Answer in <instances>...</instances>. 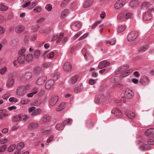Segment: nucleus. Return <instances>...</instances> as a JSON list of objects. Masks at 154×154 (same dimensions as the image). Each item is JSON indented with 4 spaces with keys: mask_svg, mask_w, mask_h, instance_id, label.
Returning a JSON list of instances; mask_svg holds the SVG:
<instances>
[{
    "mask_svg": "<svg viewBox=\"0 0 154 154\" xmlns=\"http://www.w3.org/2000/svg\"><path fill=\"white\" fill-rule=\"evenodd\" d=\"M37 124L35 123H30L29 126V128L30 129H33L37 127Z\"/></svg>",
    "mask_w": 154,
    "mask_h": 154,
    "instance_id": "nucleus-47",
    "label": "nucleus"
},
{
    "mask_svg": "<svg viewBox=\"0 0 154 154\" xmlns=\"http://www.w3.org/2000/svg\"><path fill=\"white\" fill-rule=\"evenodd\" d=\"M47 77L45 76H42L39 77L37 79L36 84L39 85L43 84L47 80Z\"/></svg>",
    "mask_w": 154,
    "mask_h": 154,
    "instance_id": "nucleus-7",
    "label": "nucleus"
},
{
    "mask_svg": "<svg viewBox=\"0 0 154 154\" xmlns=\"http://www.w3.org/2000/svg\"><path fill=\"white\" fill-rule=\"evenodd\" d=\"M26 51V49L24 47H22L18 51V53L20 55H22Z\"/></svg>",
    "mask_w": 154,
    "mask_h": 154,
    "instance_id": "nucleus-48",
    "label": "nucleus"
},
{
    "mask_svg": "<svg viewBox=\"0 0 154 154\" xmlns=\"http://www.w3.org/2000/svg\"><path fill=\"white\" fill-rule=\"evenodd\" d=\"M25 60L27 62H31L32 61L33 56V55L31 54H28L26 57Z\"/></svg>",
    "mask_w": 154,
    "mask_h": 154,
    "instance_id": "nucleus-28",
    "label": "nucleus"
},
{
    "mask_svg": "<svg viewBox=\"0 0 154 154\" xmlns=\"http://www.w3.org/2000/svg\"><path fill=\"white\" fill-rule=\"evenodd\" d=\"M24 29V27L23 26L19 25L16 27L15 31L17 33H20L22 32Z\"/></svg>",
    "mask_w": 154,
    "mask_h": 154,
    "instance_id": "nucleus-20",
    "label": "nucleus"
},
{
    "mask_svg": "<svg viewBox=\"0 0 154 154\" xmlns=\"http://www.w3.org/2000/svg\"><path fill=\"white\" fill-rule=\"evenodd\" d=\"M93 2L94 0H86L83 4V7L88 8L92 5Z\"/></svg>",
    "mask_w": 154,
    "mask_h": 154,
    "instance_id": "nucleus-18",
    "label": "nucleus"
},
{
    "mask_svg": "<svg viewBox=\"0 0 154 154\" xmlns=\"http://www.w3.org/2000/svg\"><path fill=\"white\" fill-rule=\"evenodd\" d=\"M81 31H79L77 32L72 38L73 40H75L78 37H79L82 34Z\"/></svg>",
    "mask_w": 154,
    "mask_h": 154,
    "instance_id": "nucleus-51",
    "label": "nucleus"
},
{
    "mask_svg": "<svg viewBox=\"0 0 154 154\" xmlns=\"http://www.w3.org/2000/svg\"><path fill=\"white\" fill-rule=\"evenodd\" d=\"M19 43V41L18 39L15 38L13 39L11 42L10 44L11 46L15 47Z\"/></svg>",
    "mask_w": 154,
    "mask_h": 154,
    "instance_id": "nucleus-29",
    "label": "nucleus"
},
{
    "mask_svg": "<svg viewBox=\"0 0 154 154\" xmlns=\"http://www.w3.org/2000/svg\"><path fill=\"white\" fill-rule=\"evenodd\" d=\"M81 31H79L77 32L72 38L73 40H75L78 37H79L82 34Z\"/></svg>",
    "mask_w": 154,
    "mask_h": 154,
    "instance_id": "nucleus-52",
    "label": "nucleus"
},
{
    "mask_svg": "<svg viewBox=\"0 0 154 154\" xmlns=\"http://www.w3.org/2000/svg\"><path fill=\"white\" fill-rule=\"evenodd\" d=\"M125 115L129 118L132 119L135 116L134 113L131 111H128L125 112Z\"/></svg>",
    "mask_w": 154,
    "mask_h": 154,
    "instance_id": "nucleus-19",
    "label": "nucleus"
},
{
    "mask_svg": "<svg viewBox=\"0 0 154 154\" xmlns=\"http://www.w3.org/2000/svg\"><path fill=\"white\" fill-rule=\"evenodd\" d=\"M146 136H149L154 134V128H150L147 129L145 133Z\"/></svg>",
    "mask_w": 154,
    "mask_h": 154,
    "instance_id": "nucleus-21",
    "label": "nucleus"
},
{
    "mask_svg": "<svg viewBox=\"0 0 154 154\" xmlns=\"http://www.w3.org/2000/svg\"><path fill=\"white\" fill-rule=\"evenodd\" d=\"M32 76L31 73L29 72L26 73L24 76V78L26 80H28L30 79Z\"/></svg>",
    "mask_w": 154,
    "mask_h": 154,
    "instance_id": "nucleus-41",
    "label": "nucleus"
},
{
    "mask_svg": "<svg viewBox=\"0 0 154 154\" xmlns=\"http://www.w3.org/2000/svg\"><path fill=\"white\" fill-rule=\"evenodd\" d=\"M125 0H119L116 2L115 5V8L118 9L122 7L125 4Z\"/></svg>",
    "mask_w": 154,
    "mask_h": 154,
    "instance_id": "nucleus-9",
    "label": "nucleus"
},
{
    "mask_svg": "<svg viewBox=\"0 0 154 154\" xmlns=\"http://www.w3.org/2000/svg\"><path fill=\"white\" fill-rule=\"evenodd\" d=\"M14 82V79H9L7 82L6 86L8 87H11L13 86Z\"/></svg>",
    "mask_w": 154,
    "mask_h": 154,
    "instance_id": "nucleus-22",
    "label": "nucleus"
},
{
    "mask_svg": "<svg viewBox=\"0 0 154 154\" xmlns=\"http://www.w3.org/2000/svg\"><path fill=\"white\" fill-rule=\"evenodd\" d=\"M24 87L22 86L18 87L16 90V94L18 96H23L26 93Z\"/></svg>",
    "mask_w": 154,
    "mask_h": 154,
    "instance_id": "nucleus-4",
    "label": "nucleus"
},
{
    "mask_svg": "<svg viewBox=\"0 0 154 154\" xmlns=\"http://www.w3.org/2000/svg\"><path fill=\"white\" fill-rule=\"evenodd\" d=\"M41 8L39 6H37L34 8L33 11L35 13H39L42 11Z\"/></svg>",
    "mask_w": 154,
    "mask_h": 154,
    "instance_id": "nucleus-46",
    "label": "nucleus"
},
{
    "mask_svg": "<svg viewBox=\"0 0 154 154\" xmlns=\"http://www.w3.org/2000/svg\"><path fill=\"white\" fill-rule=\"evenodd\" d=\"M154 145V137H149L147 141L142 140L141 142V144L139 148L141 150H146L150 149V145Z\"/></svg>",
    "mask_w": 154,
    "mask_h": 154,
    "instance_id": "nucleus-1",
    "label": "nucleus"
},
{
    "mask_svg": "<svg viewBox=\"0 0 154 154\" xmlns=\"http://www.w3.org/2000/svg\"><path fill=\"white\" fill-rule=\"evenodd\" d=\"M63 36V32L60 33L57 36V42H65L67 40V38L66 37H64Z\"/></svg>",
    "mask_w": 154,
    "mask_h": 154,
    "instance_id": "nucleus-10",
    "label": "nucleus"
},
{
    "mask_svg": "<svg viewBox=\"0 0 154 154\" xmlns=\"http://www.w3.org/2000/svg\"><path fill=\"white\" fill-rule=\"evenodd\" d=\"M8 9V7L4 5L3 4H0V11H5Z\"/></svg>",
    "mask_w": 154,
    "mask_h": 154,
    "instance_id": "nucleus-39",
    "label": "nucleus"
},
{
    "mask_svg": "<svg viewBox=\"0 0 154 154\" xmlns=\"http://www.w3.org/2000/svg\"><path fill=\"white\" fill-rule=\"evenodd\" d=\"M7 147L6 145H3L0 147V152H4Z\"/></svg>",
    "mask_w": 154,
    "mask_h": 154,
    "instance_id": "nucleus-58",
    "label": "nucleus"
},
{
    "mask_svg": "<svg viewBox=\"0 0 154 154\" xmlns=\"http://www.w3.org/2000/svg\"><path fill=\"white\" fill-rule=\"evenodd\" d=\"M125 26L124 25H119L117 29L118 32H120L123 31L125 29Z\"/></svg>",
    "mask_w": 154,
    "mask_h": 154,
    "instance_id": "nucleus-37",
    "label": "nucleus"
},
{
    "mask_svg": "<svg viewBox=\"0 0 154 154\" xmlns=\"http://www.w3.org/2000/svg\"><path fill=\"white\" fill-rule=\"evenodd\" d=\"M41 109H35V108L34 106L30 107L28 110V112L32 116H35L38 115L41 112Z\"/></svg>",
    "mask_w": 154,
    "mask_h": 154,
    "instance_id": "nucleus-3",
    "label": "nucleus"
},
{
    "mask_svg": "<svg viewBox=\"0 0 154 154\" xmlns=\"http://www.w3.org/2000/svg\"><path fill=\"white\" fill-rule=\"evenodd\" d=\"M78 76L77 75H75L69 80V82L70 85H74L77 82Z\"/></svg>",
    "mask_w": 154,
    "mask_h": 154,
    "instance_id": "nucleus-16",
    "label": "nucleus"
},
{
    "mask_svg": "<svg viewBox=\"0 0 154 154\" xmlns=\"http://www.w3.org/2000/svg\"><path fill=\"white\" fill-rule=\"evenodd\" d=\"M45 9L48 11H51L52 8V5L50 4H47L45 6Z\"/></svg>",
    "mask_w": 154,
    "mask_h": 154,
    "instance_id": "nucleus-49",
    "label": "nucleus"
},
{
    "mask_svg": "<svg viewBox=\"0 0 154 154\" xmlns=\"http://www.w3.org/2000/svg\"><path fill=\"white\" fill-rule=\"evenodd\" d=\"M154 9L152 8H149L148 11L145 12L143 15V19L144 20H148L152 18V14L153 12Z\"/></svg>",
    "mask_w": 154,
    "mask_h": 154,
    "instance_id": "nucleus-2",
    "label": "nucleus"
},
{
    "mask_svg": "<svg viewBox=\"0 0 154 154\" xmlns=\"http://www.w3.org/2000/svg\"><path fill=\"white\" fill-rule=\"evenodd\" d=\"M25 58L24 55H22L19 57L17 59L18 62L20 63H24Z\"/></svg>",
    "mask_w": 154,
    "mask_h": 154,
    "instance_id": "nucleus-35",
    "label": "nucleus"
},
{
    "mask_svg": "<svg viewBox=\"0 0 154 154\" xmlns=\"http://www.w3.org/2000/svg\"><path fill=\"white\" fill-rule=\"evenodd\" d=\"M131 72L125 71L122 73V76L123 77L127 76L130 75Z\"/></svg>",
    "mask_w": 154,
    "mask_h": 154,
    "instance_id": "nucleus-55",
    "label": "nucleus"
},
{
    "mask_svg": "<svg viewBox=\"0 0 154 154\" xmlns=\"http://www.w3.org/2000/svg\"><path fill=\"white\" fill-rule=\"evenodd\" d=\"M16 146V145L15 144H13L12 145H10L8 148V152H12L15 149Z\"/></svg>",
    "mask_w": 154,
    "mask_h": 154,
    "instance_id": "nucleus-38",
    "label": "nucleus"
},
{
    "mask_svg": "<svg viewBox=\"0 0 154 154\" xmlns=\"http://www.w3.org/2000/svg\"><path fill=\"white\" fill-rule=\"evenodd\" d=\"M123 93L125 97L127 99L131 98L133 95L132 91L128 88L125 89Z\"/></svg>",
    "mask_w": 154,
    "mask_h": 154,
    "instance_id": "nucleus-6",
    "label": "nucleus"
},
{
    "mask_svg": "<svg viewBox=\"0 0 154 154\" xmlns=\"http://www.w3.org/2000/svg\"><path fill=\"white\" fill-rule=\"evenodd\" d=\"M149 80L148 78L146 76H143L141 77L140 80V83L144 85H146L148 84Z\"/></svg>",
    "mask_w": 154,
    "mask_h": 154,
    "instance_id": "nucleus-12",
    "label": "nucleus"
},
{
    "mask_svg": "<svg viewBox=\"0 0 154 154\" xmlns=\"http://www.w3.org/2000/svg\"><path fill=\"white\" fill-rule=\"evenodd\" d=\"M111 112L116 116H119L121 115V112L119 110L116 108H113L111 111Z\"/></svg>",
    "mask_w": 154,
    "mask_h": 154,
    "instance_id": "nucleus-23",
    "label": "nucleus"
},
{
    "mask_svg": "<svg viewBox=\"0 0 154 154\" xmlns=\"http://www.w3.org/2000/svg\"><path fill=\"white\" fill-rule=\"evenodd\" d=\"M71 122H72V120L71 119H68L67 120H65L63 122V123L62 124H63V126H64V125H66L70 124L71 123Z\"/></svg>",
    "mask_w": 154,
    "mask_h": 154,
    "instance_id": "nucleus-57",
    "label": "nucleus"
},
{
    "mask_svg": "<svg viewBox=\"0 0 154 154\" xmlns=\"http://www.w3.org/2000/svg\"><path fill=\"white\" fill-rule=\"evenodd\" d=\"M8 141V139L7 138H4L2 140H0V143L1 144H4L6 143Z\"/></svg>",
    "mask_w": 154,
    "mask_h": 154,
    "instance_id": "nucleus-64",
    "label": "nucleus"
},
{
    "mask_svg": "<svg viewBox=\"0 0 154 154\" xmlns=\"http://www.w3.org/2000/svg\"><path fill=\"white\" fill-rule=\"evenodd\" d=\"M60 77V73L59 72H56L53 74V77L54 79L56 80L59 78Z\"/></svg>",
    "mask_w": 154,
    "mask_h": 154,
    "instance_id": "nucleus-50",
    "label": "nucleus"
},
{
    "mask_svg": "<svg viewBox=\"0 0 154 154\" xmlns=\"http://www.w3.org/2000/svg\"><path fill=\"white\" fill-rule=\"evenodd\" d=\"M133 16V14L130 13H126L125 12V18L126 19H128L131 18Z\"/></svg>",
    "mask_w": 154,
    "mask_h": 154,
    "instance_id": "nucleus-44",
    "label": "nucleus"
},
{
    "mask_svg": "<svg viewBox=\"0 0 154 154\" xmlns=\"http://www.w3.org/2000/svg\"><path fill=\"white\" fill-rule=\"evenodd\" d=\"M54 52H51L49 53L47 55V57L48 59H51L54 56Z\"/></svg>",
    "mask_w": 154,
    "mask_h": 154,
    "instance_id": "nucleus-61",
    "label": "nucleus"
},
{
    "mask_svg": "<svg viewBox=\"0 0 154 154\" xmlns=\"http://www.w3.org/2000/svg\"><path fill=\"white\" fill-rule=\"evenodd\" d=\"M110 63L106 60L103 61L99 63L98 65V68L99 69H102L108 66Z\"/></svg>",
    "mask_w": 154,
    "mask_h": 154,
    "instance_id": "nucleus-13",
    "label": "nucleus"
},
{
    "mask_svg": "<svg viewBox=\"0 0 154 154\" xmlns=\"http://www.w3.org/2000/svg\"><path fill=\"white\" fill-rule=\"evenodd\" d=\"M41 71V68L40 67H37L35 68L34 71L35 74H38Z\"/></svg>",
    "mask_w": 154,
    "mask_h": 154,
    "instance_id": "nucleus-62",
    "label": "nucleus"
},
{
    "mask_svg": "<svg viewBox=\"0 0 154 154\" xmlns=\"http://www.w3.org/2000/svg\"><path fill=\"white\" fill-rule=\"evenodd\" d=\"M69 13V11L68 9H64L61 12V17L63 18L67 16Z\"/></svg>",
    "mask_w": 154,
    "mask_h": 154,
    "instance_id": "nucleus-30",
    "label": "nucleus"
},
{
    "mask_svg": "<svg viewBox=\"0 0 154 154\" xmlns=\"http://www.w3.org/2000/svg\"><path fill=\"white\" fill-rule=\"evenodd\" d=\"M98 102L103 103L105 101V97L103 95H100L96 98Z\"/></svg>",
    "mask_w": 154,
    "mask_h": 154,
    "instance_id": "nucleus-27",
    "label": "nucleus"
},
{
    "mask_svg": "<svg viewBox=\"0 0 154 154\" xmlns=\"http://www.w3.org/2000/svg\"><path fill=\"white\" fill-rule=\"evenodd\" d=\"M40 54V51L38 50H36L35 51L34 53V55L36 58L38 57L39 56Z\"/></svg>",
    "mask_w": 154,
    "mask_h": 154,
    "instance_id": "nucleus-59",
    "label": "nucleus"
},
{
    "mask_svg": "<svg viewBox=\"0 0 154 154\" xmlns=\"http://www.w3.org/2000/svg\"><path fill=\"white\" fill-rule=\"evenodd\" d=\"M56 128L58 131H60L63 129L64 126L62 124H57L56 125Z\"/></svg>",
    "mask_w": 154,
    "mask_h": 154,
    "instance_id": "nucleus-43",
    "label": "nucleus"
},
{
    "mask_svg": "<svg viewBox=\"0 0 154 154\" xmlns=\"http://www.w3.org/2000/svg\"><path fill=\"white\" fill-rule=\"evenodd\" d=\"M36 5H37V3L36 2H35V1L32 2L31 3V5L30 6H29L28 7V8L29 9H31L33 8L34 7H35Z\"/></svg>",
    "mask_w": 154,
    "mask_h": 154,
    "instance_id": "nucleus-60",
    "label": "nucleus"
},
{
    "mask_svg": "<svg viewBox=\"0 0 154 154\" xmlns=\"http://www.w3.org/2000/svg\"><path fill=\"white\" fill-rule=\"evenodd\" d=\"M116 40L114 38H112L110 40L107 42V43L111 45H113L116 43Z\"/></svg>",
    "mask_w": 154,
    "mask_h": 154,
    "instance_id": "nucleus-56",
    "label": "nucleus"
},
{
    "mask_svg": "<svg viewBox=\"0 0 154 154\" xmlns=\"http://www.w3.org/2000/svg\"><path fill=\"white\" fill-rule=\"evenodd\" d=\"M30 101L28 98H22L20 101V103L22 105H25L28 103Z\"/></svg>",
    "mask_w": 154,
    "mask_h": 154,
    "instance_id": "nucleus-34",
    "label": "nucleus"
},
{
    "mask_svg": "<svg viewBox=\"0 0 154 154\" xmlns=\"http://www.w3.org/2000/svg\"><path fill=\"white\" fill-rule=\"evenodd\" d=\"M81 31H79L77 32L72 38L73 40H75L78 37H79L82 34Z\"/></svg>",
    "mask_w": 154,
    "mask_h": 154,
    "instance_id": "nucleus-53",
    "label": "nucleus"
},
{
    "mask_svg": "<svg viewBox=\"0 0 154 154\" xmlns=\"http://www.w3.org/2000/svg\"><path fill=\"white\" fill-rule=\"evenodd\" d=\"M38 91V89L37 88H33L32 92L27 94V96L29 97H32L34 94H37Z\"/></svg>",
    "mask_w": 154,
    "mask_h": 154,
    "instance_id": "nucleus-17",
    "label": "nucleus"
},
{
    "mask_svg": "<svg viewBox=\"0 0 154 154\" xmlns=\"http://www.w3.org/2000/svg\"><path fill=\"white\" fill-rule=\"evenodd\" d=\"M23 2L25 3L22 5V7L23 8L26 7L31 4V0H23Z\"/></svg>",
    "mask_w": 154,
    "mask_h": 154,
    "instance_id": "nucleus-36",
    "label": "nucleus"
},
{
    "mask_svg": "<svg viewBox=\"0 0 154 154\" xmlns=\"http://www.w3.org/2000/svg\"><path fill=\"white\" fill-rule=\"evenodd\" d=\"M51 64V62H46L44 63L42 66L44 68H48L50 66Z\"/></svg>",
    "mask_w": 154,
    "mask_h": 154,
    "instance_id": "nucleus-54",
    "label": "nucleus"
},
{
    "mask_svg": "<svg viewBox=\"0 0 154 154\" xmlns=\"http://www.w3.org/2000/svg\"><path fill=\"white\" fill-rule=\"evenodd\" d=\"M81 24L79 22H73L72 24V28L75 30L79 29L81 27Z\"/></svg>",
    "mask_w": 154,
    "mask_h": 154,
    "instance_id": "nucleus-14",
    "label": "nucleus"
},
{
    "mask_svg": "<svg viewBox=\"0 0 154 154\" xmlns=\"http://www.w3.org/2000/svg\"><path fill=\"white\" fill-rule=\"evenodd\" d=\"M138 5V2L136 0L131 1L129 2V5L131 7H136Z\"/></svg>",
    "mask_w": 154,
    "mask_h": 154,
    "instance_id": "nucleus-31",
    "label": "nucleus"
},
{
    "mask_svg": "<svg viewBox=\"0 0 154 154\" xmlns=\"http://www.w3.org/2000/svg\"><path fill=\"white\" fill-rule=\"evenodd\" d=\"M82 84L80 83L75 87L74 89V91L75 93H79L82 91L83 89Z\"/></svg>",
    "mask_w": 154,
    "mask_h": 154,
    "instance_id": "nucleus-15",
    "label": "nucleus"
},
{
    "mask_svg": "<svg viewBox=\"0 0 154 154\" xmlns=\"http://www.w3.org/2000/svg\"><path fill=\"white\" fill-rule=\"evenodd\" d=\"M7 67L4 66L0 69V74L1 75H3L7 71Z\"/></svg>",
    "mask_w": 154,
    "mask_h": 154,
    "instance_id": "nucleus-45",
    "label": "nucleus"
},
{
    "mask_svg": "<svg viewBox=\"0 0 154 154\" xmlns=\"http://www.w3.org/2000/svg\"><path fill=\"white\" fill-rule=\"evenodd\" d=\"M125 11H122L119 13L117 16V18L120 19L123 17L125 18Z\"/></svg>",
    "mask_w": 154,
    "mask_h": 154,
    "instance_id": "nucleus-42",
    "label": "nucleus"
},
{
    "mask_svg": "<svg viewBox=\"0 0 154 154\" xmlns=\"http://www.w3.org/2000/svg\"><path fill=\"white\" fill-rule=\"evenodd\" d=\"M39 28V26L38 25H35L32 27V30L33 32H35L37 31Z\"/></svg>",
    "mask_w": 154,
    "mask_h": 154,
    "instance_id": "nucleus-63",
    "label": "nucleus"
},
{
    "mask_svg": "<svg viewBox=\"0 0 154 154\" xmlns=\"http://www.w3.org/2000/svg\"><path fill=\"white\" fill-rule=\"evenodd\" d=\"M51 119V116L48 115L44 116L42 118V120L44 122H49Z\"/></svg>",
    "mask_w": 154,
    "mask_h": 154,
    "instance_id": "nucleus-32",
    "label": "nucleus"
},
{
    "mask_svg": "<svg viewBox=\"0 0 154 154\" xmlns=\"http://www.w3.org/2000/svg\"><path fill=\"white\" fill-rule=\"evenodd\" d=\"M63 68L65 71H68L71 70L72 66L69 63L67 62L64 64Z\"/></svg>",
    "mask_w": 154,
    "mask_h": 154,
    "instance_id": "nucleus-25",
    "label": "nucleus"
},
{
    "mask_svg": "<svg viewBox=\"0 0 154 154\" xmlns=\"http://www.w3.org/2000/svg\"><path fill=\"white\" fill-rule=\"evenodd\" d=\"M65 104L62 103L56 108V110L58 112L61 111L65 108Z\"/></svg>",
    "mask_w": 154,
    "mask_h": 154,
    "instance_id": "nucleus-33",
    "label": "nucleus"
},
{
    "mask_svg": "<svg viewBox=\"0 0 154 154\" xmlns=\"http://www.w3.org/2000/svg\"><path fill=\"white\" fill-rule=\"evenodd\" d=\"M24 145L25 144L23 142H20L17 144L16 149L17 150H20L21 149L23 148Z\"/></svg>",
    "mask_w": 154,
    "mask_h": 154,
    "instance_id": "nucleus-40",
    "label": "nucleus"
},
{
    "mask_svg": "<svg viewBox=\"0 0 154 154\" xmlns=\"http://www.w3.org/2000/svg\"><path fill=\"white\" fill-rule=\"evenodd\" d=\"M151 5L149 4L148 2H143L141 4V8L143 9L148 8L149 7L151 8Z\"/></svg>",
    "mask_w": 154,
    "mask_h": 154,
    "instance_id": "nucleus-24",
    "label": "nucleus"
},
{
    "mask_svg": "<svg viewBox=\"0 0 154 154\" xmlns=\"http://www.w3.org/2000/svg\"><path fill=\"white\" fill-rule=\"evenodd\" d=\"M59 99L57 95L52 96L49 100V104L51 106L54 105L57 102Z\"/></svg>",
    "mask_w": 154,
    "mask_h": 154,
    "instance_id": "nucleus-8",
    "label": "nucleus"
},
{
    "mask_svg": "<svg viewBox=\"0 0 154 154\" xmlns=\"http://www.w3.org/2000/svg\"><path fill=\"white\" fill-rule=\"evenodd\" d=\"M54 82L52 80H50L47 81L45 85V87L47 90L51 89L53 88Z\"/></svg>",
    "mask_w": 154,
    "mask_h": 154,
    "instance_id": "nucleus-11",
    "label": "nucleus"
},
{
    "mask_svg": "<svg viewBox=\"0 0 154 154\" xmlns=\"http://www.w3.org/2000/svg\"><path fill=\"white\" fill-rule=\"evenodd\" d=\"M22 119V115L19 114L15 116L13 118V120L14 122H17Z\"/></svg>",
    "mask_w": 154,
    "mask_h": 154,
    "instance_id": "nucleus-26",
    "label": "nucleus"
},
{
    "mask_svg": "<svg viewBox=\"0 0 154 154\" xmlns=\"http://www.w3.org/2000/svg\"><path fill=\"white\" fill-rule=\"evenodd\" d=\"M138 35V32L135 31H132L128 35L127 37L128 40L131 41L136 38Z\"/></svg>",
    "mask_w": 154,
    "mask_h": 154,
    "instance_id": "nucleus-5",
    "label": "nucleus"
}]
</instances>
